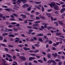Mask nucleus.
Here are the masks:
<instances>
[{
    "label": "nucleus",
    "mask_w": 65,
    "mask_h": 65,
    "mask_svg": "<svg viewBox=\"0 0 65 65\" xmlns=\"http://www.w3.org/2000/svg\"><path fill=\"white\" fill-rule=\"evenodd\" d=\"M52 62V63H54L52 64V65H56V62L55 61H54V60H49L48 61H47V63H51V62Z\"/></svg>",
    "instance_id": "nucleus-1"
},
{
    "label": "nucleus",
    "mask_w": 65,
    "mask_h": 65,
    "mask_svg": "<svg viewBox=\"0 0 65 65\" xmlns=\"http://www.w3.org/2000/svg\"><path fill=\"white\" fill-rule=\"evenodd\" d=\"M49 5L52 8H53V6L55 7L56 4H55V3H52V4H49Z\"/></svg>",
    "instance_id": "nucleus-2"
},
{
    "label": "nucleus",
    "mask_w": 65,
    "mask_h": 65,
    "mask_svg": "<svg viewBox=\"0 0 65 65\" xmlns=\"http://www.w3.org/2000/svg\"><path fill=\"white\" fill-rule=\"evenodd\" d=\"M13 30L11 29H6L5 30H4V31L5 32H9V31H12Z\"/></svg>",
    "instance_id": "nucleus-3"
},
{
    "label": "nucleus",
    "mask_w": 65,
    "mask_h": 65,
    "mask_svg": "<svg viewBox=\"0 0 65 65\" xmlns=\"http://www.w3.org/2000/svg\"><path fill=\"white\" fill-rule=\"evenodd\" d=\"M22 7L23 8H26V7H29V5L27 4H25L23 5L22 6Z\"/></svg>",
    "instance_id": "nucleus-4"
},
{
    "label": "nucleus",
    "mask_w": 65,
    "mask_h": 65,
    "mask_svg": "<svg viewBox=\"0 0 65 65\" xmlns=\"http://www.w3.org/2000/svg\"><path fill=\"white\" fill-rule=\"evenodd\" d=\"M20 16L21 17H22L23 19H25V18H27V16L25 15H23V14H21Z\"/></svg>",
    "instance_id": "nucleus-5"
},
{
    "label": "nucleus",
    "mask_w": 65,
    "mask_h": 65,
    "mask_svg": "<svg viewBox=\"0 0 65 65\" xmlns=\"http://www.w3.org/2000/svg\"><path fill=\"white\" fill-rule=\"evenodd\" d=\"M52 55L53 56H54L55 58H56L58 56V54L57 53H55V54H54L53 53Z\"/></svg>",
    "instance_id": "nucleus-6"
},
{
    "label": "nucleus",
    "mask_w": 65,
    "mask_h": 65,
    "mask_svg": "<svg viewBox=\"0 0 65 65\" xmlns=\"http://www.w3.org/2000/svg\"><path fill=\"white\" fill-rule=\"evenodd\" d=\"M35 59V57H30L29 58V61H31L32 60H33V59Z\"/></svg>",
    "instance_id": "nucleus-7"
},
{
    "label": "nucleus",
    "mask_w": 65,
    "mask_h": 65,
    "mask_svg": "<svg viewBox=\"0 0 65 65\" xmlns=\"http://www.w3.org/2000/svg\"><path fill=\"white\" fill-rule=\"evenodd\" d=\"M54 8L55 10H58V6L57 5H56L54 7Z\"/></svg>",
    "instance_id": "nucleus-8"
},
{
    "label": "nucleus",
    "mask_w": 65,
    "mask_h": 65,
    "mask_svg": "<svg viewBox=\"0 0 65 65\" xmlns=\"http://www.w3.org/2000/svg\"><path fill=\"white\" fill-rule=\"evenodd\" d=\"M41 28H39V30L40 31H42L43 30V29H44V27L43 26H41Z\"/></svg>",
    "instance_id": "nucleus-9"
},
{
    "label": "nucleus",
    "mask_w": 65,
    "mask_h": 65,
    "mask_svg": "<svg viewBox=\"0 0 65 65\" xmlns=\"http://www.w3.org/2000/svg\"><path fill=\"white\" fill-rule=\"evenodd\" d=\"M5 10H6V11H12V9L10 8L8 9H5Z\"/></svg>",
    "instance_id": "nucleus-10"
},
{
    "label": "nucleus",
    "mask_w": 65,
    "mask_h": 65,
    "mask_svg": "<svg viewBox=\"0 0 65 65\" xmlns=\"http://www.w3.org/2000/svg\"><path fill=\"white\" fill-rule=\"evenodd\" d=\"M23 49L24 50H25V51H27V50H31V49L29 48H27L26 47H24L23 48Z\"/></svg>",
    "instance_id": "nucleus-11"
},
{
    "label": "nucleus",
    "mask_w": 65,
    "mask_h": 65,
    "mask_svg": "<svg viewBox=\"0 0 65 65\" xmlns=\"http://www.w3.org/2000/svg\"><path fill=\"white\" fill-rule=\"evenodd\" d=\"M64 10H65V9L63 8L60 10V12H61V13H63L64 11Z\"/></svg>",
    "instance_id": "nucleus-12"
},
{
    "label": "nucleus",
    "mask_w": 65,
    "mask_h": 65,
    "mask_svg": "<svg viewBox=\"0 0 65 65\" xmlns=\"http://www.w3.org/2000/svg\"><path fill=\"white\" fill-rule=\"evenodd\" d=\"M56 35L57 36H60L62 35V34L60 32H57L56 33Z\"/></svg>",
    "instance_id": "nucleus-13"
},
{
    "label": "nucleus",
    "mask_w": 65,
    "mask_h": 65,
    "mask_svg": "<svg viewBox=\"0 0 65 65\" xmlns=\"http://www.w3.org/2000/svg\"><path fill=\"white\" fill-rule=\"evenodd\" d=\"M37 36H43V34H42L40 33L37 35Z\"/></svg>",
    "instance_id": "nucleus-14"
},
{
    "label": "nucleus",
    "mask_w": 65,
    "mask_h": 65,
    "mask_svg": "<svg viewBox=\"0 0 65 65\" xmlns=\"http://www.w3.org/2000/svg\"><path fill=\"white\" fill-rule=\"evenodd\" d=\"M43 25H44V28H46L47 27V24L44 23L43 24Z\"/></svg>",
    "instance_id": "nucleus-15"
},
{
    "label": "nucleus",
    "mask_w": 65,
    "mask_h": 65,
    "mask_svg": "<svg viewBox=\"0 0 65 65\" xmlns=\"http://www.w3.org/2000/svg\"><path fill=\"white\" fill-rule=\"evenodd\" d=\"M47 55L48 56V58H51V54H50L48 53Z\"/></svg>",
    "instance_id": "nucleus-16"
},
{
    "label": "nucleus",
    "mask_w": 65,
    "mask_h": 65,
    "mask_svg": "<svg viewBox=\"0 0 65 65\" xmlns=\"http://www.w3.org/2000/svg\"><path fill=\"white\" fill-rule=\"evenodd\" d=\"M34 46L36 47H39L40 46V45L38 44H35L34 45Z\"/></svg>",
    "instance_id": "nucleus-17"
},
{
    "label": "nucleus",
    "mask_w": 65,
    "mask_h": 65,
    "mask_svg": "<svg viewBox=\"0 0 65 65\" xmlns=\"http://www.w3.org/2000/svg\"><path fill=\"white\" fill-rule=\"evenodd\" d=\"M20 58L22 60H24V61L26 60V59H25V58L24 57H21Z\"/></svg>",
    "instance_id": "nucleus-18"
},
{
    "label": "nucleus",
    "mask_w": 65,
    "mask_h": 65,
    "mask_svg": "<svg viewBox=\"0 0 65 65\" xmlns=\"http://www.w3.org/2000/svg\"><path fill=\"white\" fill-rule=\"evenodd\" d=\"M21 2V0H18L17 1V3L18 4H20Z\"/></svg>",
    "instance_id": "nucleus-19"
},
{
    "label": "nucleus",
    "mask_w": 65,
    "mask_h": 65,
    "mask_svg": "<svg viewBox=\"0 0 65 65\" xmlns=\"http://www.w3.org/2000/svg\"><path fill=\"white\" fill-rule=\"evenodd\" d=\"M58 22L59 24H60V25H63V23L62 22L60 21H59Z\"/></svg>",
    "instance_id": "nucleus-20"
},
{
    "label": "nucleus",
    "mask_w": 65,
    "mask_h": 65,
    "mask_svg": "<svg viewBox=\"0 0 65 65\" xmlns=\"http://www.w3.org/2000/svg\"><path fill=\"white\" fill-rule=\"evenodd\" d=\"M46 15H47V16L48 17H51V14H50V13H47L46 14Z\"/></svg>",
    "instance_id": "nucleus-21"
},
{
    "label": "nucleus",
    "mask_w": 65,
    "mask_h": 65,
    "mask_svg": "<svg viewBox=\"0 0 65 65\" xmlns=\"http://www.w3.org/2000/svg\"><path fill=\"white\" fill-rule=\"evenodd\" d=\"M3 39V37L2 36H0V40L2 41Z\"/></svg>",
    "instance_id": "nucleus-22"
},
{
    "label": "nucleus",
    "mask_w": 65,
    "mask_h": 65,
    "mask_svg": "<svg viewBox=\"0 0 65 65\" xmlns=\"http://www.w3.org/2000/svg\"><path fill=\"white\" fill-rule=\"evenodd\" d=\"M19 47H23L24 46V45L23 44H20L18 45Z\"/></svg>",
    "instance_id": "nucleus-23"
},
{
    "label": "nucleus",
    "mask_w": 65,
    "mask_h": 65,
    "mask_svg": "<svg viewBox=\"0 0 65 65\" xmlns=\"http://www.w3.org/2000/svg\"><path fill=\"white\" fill-rule=\"evenodd\" d=\"M6 55H7L8 57H9V58H12V56H10V55L8 54H6Z\"/></svg>",
    "instance_id": "nucleus-24"
},
{
    "label": "nucleus",
    "mask_w": 65,
    "mask_h": 65,
    "mask_svg": "<svg viewBox=\"0 0 65 65\" xmlns=\"http://www.w3.org/2000/svg\"><path fill=\"white\" fill-rule=\"evenodd\" d=\"M38 62H40V63H42L43 62L42 60H38Z\"/></svg>",
    "instance_id": "nucleus-25"
},
{
    "label": "nucleus",
    "mask_w": 65,
    "mask_h": 65,
    "mask_svg": "<svg viewBox=\"0 0 65 65\" xmlns=\"http://www.w3.org/2000/svg\"><path fill=\"white\" fill-rule=\"evenodd\" d=\"M31 8L30 7H29L27 8V10L28 11H30L31 10Z\"/></svg>",
    "instance_id": "nucleus-26"
},
{
    "label": "nucleus",
    "mask_w": 65,
    "mask_h": 65,
    "mask_svg": "<svg viewBox=\"0 0 65 65\" xmlns=\"http://www.w3.org/2000/svg\"><path fill=\"white\" fill-rule=\"evenodd\" d=\"M8 46L10 47H14V46H13V45H11L9 44L8 45Z\"/></svg>",
    "instance_id": "nucleus-27"
},
{
    "label": "nucleus",
    "mask_w": 65,
    "mask_h": 65,
    "mask_svg": "<svg viewBox=\"0 0 65 65\" xmlns=\"http://www.w3.org/2000/svg\"><path fill=\"white\" fill-rule=\"evenodd\" d=\"M51 28H52V26H49L47 28V29H48V30H49L50 29H51Z\"/></svg>",
    "instance_id": "nucleus-28"
},
{
    "label": "nucleus",
    "mask_w": 65,
    "mask_h": 65,
    "mask_svg": "<svg viewBox=\"0 0 65 65\" xmlns=\"http://www.w3.org/2000/svg\"><path fill=\"white\" fill-rule=\"evenodd\" d=\"M9 36L12 37H14V35H13L12 34L9 35Z\"/></svg>",
    "instance_id": "nucleus-29"
},
{
    "label": "nucleus",
    "mask_w": 65,
    "mask_h": 65,
    "mask_svg": "<svg viewBox=\"0 0 65 65\" xmlns=\"http://www.w3.org/2000/svg\"><path fill=\"white\" fill-rule=\"evenodd\" d=\"M12 14H13L15 17H17L18 16V15L16 14L13 13Z\"/></svg>",
    "instance_id": "nucleus-30"
},
{
    "label": "nucleus",
    "mask_w": 65,
    "mask_h": 65,
    "mask_svg": "<svg viewBox=\"0 0 65 65\" xmlns=\"http://www.w3.org/2000/svg\"><path fill=\"white\" fill-rule=\"evenodd\" d=\"M5 51L7 52H8V49L7 48H5Z\"/></svg>",
    "instance_id": "nucleus-31"
},
{
    "label": "nucleus",
    "mask_w": 65,
    "mask_h": 65,
    "mask_svg": "<svg viewBox=\"0 0 65 65\" xmlns=\"http://www.w3.org/2000/svg\"><path fill=\"white\" fill-rule=\"evenodd\" d=\"M55 61L56 62H59L60 61V60L58 59H56L55 60Z\"/></svg>",
    "instance_id": "nucleus-32"
},
{
    "label": "nucleus",
    "mask_w": 65,
    "mask_h": 65,
    "mask_svg": "<svg viewBox=\"0 0 65 65\" xmlns=\"http://www.w3.org/2000/svg\"><path fill=\"white\" fill-rule=\"evenodd\" d=\"M36 20H39L40 19V18L39 17H36Z\"/></svg>",
    "instance_id": "nucleus-33"
},
{
    "label": "nucleus",
    "mask_w": 65,
    "mask_h": 65,
    "mask_svg": "<svg viewBox=\"0 0 65 65\" xmlns=\"http://www.w3.org/2000/svg\"><path fill=\"white\" fill-rule=\"evenodd\" d=\"M39 40L40 41H41V42L43 41V40H42V38H39Z\"/></svg>",
    "instance_id": "nucleus-34"
},
{
    "label": "nucleus",
    "mask_w": 65,
    "mask_h": 65,
    "mask_svg": "<svg viewBox=\"0 0 65 65\" xmlns=\"http://www.w3.org/2000/svg\"><path fill=\"white\" fill-rule=\"evenodd\" d=\"M24 13H25V14H26L27 15H30V13H29L28 12H24Z\"/></svg>",
    "instance_id": "nucleus-35"
},
{
    "label": "nucleus",
    "mask_w": 65,
    "mask_h": 65,
    "mask_svg": "<svg viewBox=\"0 0 65 65\" xmlns=\"http://www.w3.org/2000/svg\"><path fill=\"white\" fill-rule=\"evenodd\" d=\"M1 45H2V46H5V47H7V46H6L4 44H1Z\"/></svg>",
    "instance_id": "nucleus-36"
},
{
    "label": "nucleus",
    "mask_w": 65,
    "mask_h": 65,
    "mask_svg": "<svg viewBox=\"0 0 65 65\" xmlns=\"http://www.w3.org/2000/svg\"><path fill=\"white\" fill-rule=\"evenodd\" d=\"M10 21H15L14 18H13V19L11 18L10 19Z\"/></svg>",
    "instance_id": "nucleus-37"
},
{
    "label": "nucleus",
    "mask_w": 65,
    "mask_h": 65,
    "mask_svg": "<svg viewBox=\"0 0 65 65\" xmlns=\"http://www.w3.org/2000/svg\"><path fill=\"white\" fill-rule=\"evenodd\" d=\"M44 10V7H43V6L42 7V11H43Z\"/></svg>",
    "instance_id": "nucleus-38"
},
{
    "label": "nucleus",
    "mask_w": 65,
    "mask_h": 65,
    "mask_svg": "<svg viewBox=\"0 0 65 65\" xmlns=\"http://www.w3.org/2000/svg\"><path fill=\"white\" fill-rule=\"evenodd\" d=\"M41 2H35V4H40L41 3Z\"/></svg>",
    "instance_id": "nucleus-39"
},
{
    "label": "nucleus",
    "mask_w": 65,
    "mask_h": 65,
    "mask_svg": "<svg viewBox=\"0 0 65 65\" xmlns=\"http://www.w3.org/2000/svg\"><path fill=\"white\" fill-rule=\"evenodd\" d=\"M48 41H49V40H46L45 41L44 43H47L48 42Z\"/></svg>",
    "instance_id": "nucleus-40"
},
{
    "label": "nucleus",
    "mask_w": 65,
    "mask_h": 65,
    "mask_svg": "<svg viewBox=\"0 0 65 65\" xmlns=\"http://www.w3.org/2000/svg\"><path fill=\"white\" fill-rule=\"evenodd\" d=\"M9 40H10V41H13V39L12 38H9Z\"/></svg>",
    "instance_id": "nucleus-41"
},
{
    "label": "nucleus",
    "mask_w": 65,
    "mask_h": 65,
    "mask_svg": "<svg viewBox=\"0 0 65 65\" xmlns=\"http://www.w3.org/2000/svg\"><path fill=\"white\" fill-rule=\"evenodd\" d=\"M41 22L40 21H38L35 22V23H40Z\"/></svg>",
    "instance_id": "nucleus-42"
},
{
    "label": "nucleus",
    "mask_w": 65,
    "mask_h": 65,
    "mask_svg": "<svg viewBox=\"0 0 65 65\" xmlns=\"http://www.w3.org/2000/svg\"><path fill=\"white\" fill-rule=\"evenodd\" d=\"M39 52V50H36L35 51H34V53H38Z\"/></svg>",
    "instance_id": "nucleus-43"
},
{
    "label": "nucleus",
    "mask_w": 65,
    "mask_h": 65,
    "mask_svg": "<svg viewBox=\"0 0 65 65\" xmlns=\"http://www.w3.org/2000/svg\"><path fill=\"white\" fill-rule=\"evenodd\" d=\"M44 38H46V39H48L47 38V36L45 35H44Z\"/></svg>",
    "instance_id": "nucleus-44"
},
{
    "label": "nucleus",
    "mask_w": 65,
    "mask_h": 65,
    "mask_svg": "<svg viewBox=\"0 0 65 65\" xmlns=\"http://www.w3.org/2000/svg\"><path fill=\"white\" fill-rule=\"evenodd\" d=\"M3 14H2L1 13H0V17L1 18H2V17H3Z\"/></svg>",
    "instance_id": "nucleus-45"
},
{
    "label": "nucleus",
    "mask_w": 65,
    "mask_h": 65,
    "mask_svg": "<svg viewBox=\"0 0 65 65\" xmlns=\"http://www.w3.org/2000/svg\"><path fill=\"white\" fill-rule=\"evenodd\" d=\"M27 21H28V20H26L24 21V23L25 24H27L28 22H27Z\"/></svg>",
    "instance_id": "nucleus-46"
},
{
    "label": "nucleus",
    "mask_w": 65,
    "mask_h": 65,
    "mask_svg": "<svg viewBox=\"0 0 65 65\" xmlns=\"http://www.w3.org/2000/svg\"><path fill=\"white\" fill-rule=\"evenodd\" d=\"M62 62H61V61H60L59 63H58V65H61L62 64Z\"/></svg>",
    "instance_id": "nucleus-47"
},
{
    "label": "nucleus",
    "mask_w": 65,
    "mask_h": 65,
    "mask_svg": "<svg viewBox=\"0 0 65 65\" xmlns=\"http://www.w3.org/2000/svg\"><path fill=\"white\" fill-rule=\"evenodd\" d=\"M16 39H17V40H18V41H19V40H20V38H19L18 37H16Z\"/></svg>",
    "instance_id": "nucleus-48"
},
{
    "label": "nucleus",
    "mask_w": 65,
    "mask_h": 65,
    "mask_svg": "<svg viewBox=\"0 0 65 65\" xmlns=\"http://www.w3.org/2000/svg\"><path fill=\"white\" fill-rule=\"evenodd\" d=\"M28 2V1H24L23 2V4H25V3H27Z\"/></svg>",
    "instance_id": "nucleus-49"
},
{
    "label": "nucleus",
    "mask_w": 65,
    "mask_h": 65,
    "mask_svg": "<svg viewBox=\"0 0 65 65\" xmlns=\"http://www.w3.org/2000/svg\"><path fill=\"white\" fill-rule=\"evenodd\" d=\"M33 62L35 63H38V62L36 60L33 61Z\"/></svg>",
    "instance_id": "nucleus-50"
},
{
    "label": "nucleus",
    "mask_w": 65,
    "mask_h": 65,
    "mask_svg": "<svg viewBox=\"0 0 65 65\" xmlns=\"http://www.w3.org/2000/svg\"><path fill=\"white\" fill-rule=\"evenodd\" d=\"M59 3L60 4H61L62 5L63 4H64V3L63 2H59Z\"/></svg>",
    "instance_id": "nucleus-51"
},
{
    "label": "nucleus",
    "mask_w": 65,
    "mask_h": 65,
    "mask_svg": "<svg viewBox=\"0 0 65 65\" xmlns=\"http://www.w3.org/2000/svg\"><path fill=\"white\" fill-rule=\"evenodd\" d=\"M57 53L59 55H60V54H62V52H58Z\"/></svg>",
    "instance_id": "nucleus-52"
},
{
    "label": "nucleus",
    "mask_w": 65,
    "mask_h": 65,
    "mask_svg": "<svg viewBox=\"0 0 65 65\" xmlns=\"http://www.w3.org/2000/svg\"><path fill=\"white\" fill-rule=\"evenodd\" d=\"M33 29H36V30H37L38 29V28L37 27H34L33 28Z\"/></svg>",
    "instance_id": "nucleus-53"
},
{
    "label": "nucleus",
    "mask_w": 65,
    "mask_h": 65,
    "mask_svg": "<svg viewBox=\"0 0 65 65\" xmlns=\"http://www.w3.org/2000/svg\"><path fill=\"white\" fill-rule=\"evenodd\" d=\"M14 41L15 43H17L18 42V40H14Z\"/></svg>",
    "instance_id": "nucleus-54"
},
{
    "label": "nucleus",
    "mask_w": 65,
    "mask_h": 65,
    "mask_svg": "<svg viewBox=\"0 0 65 65\" xmlns=\"http://www.w3.org/2000/svg\"><path fill=\"white\" fill-rule=\"evenodd\" d=\"M10 17L11 18H14V17L13 15H11Z\"/></svg>",
    "instance_id": "nucleus-55"
},
{
    "label": "nucleus",
    "mask_w": 65,
    "mask_h": 65,
    "mask_svg": "<svg viewBox=\"0 0 65 65\" xmlns=\"http://www.w3.org/2000/svg\"><path fill=\"white\" fill-rule=\"evenodd\" d=\"M13 29L14 30V31H18V29H17L13 28Z\"/></svg>",
    "instance_id": "nucleus-56"
},
{
    "label": "nucleus",
    "mask_w": 65,
    "mask_h": 65,
    "mask_svg": "<svg viewBox=\"0 0 65 65\" xmlns=\"http://www.w3.org/2000/svg\"><path fill=\"white\" fill-rule=\"evenodd\" d=\"M9 62H11L12 61V59H10V58H9Z\"/></svg>",
    "instance_id": "nucleus-57"
},
{
    "label": "nucleus",
    "mask_w": 65,
    "mask_h": 65,
    "mask_svg": "<svg viewBox=\"0 0 65 65\" xmlns=\"http://www.w3.org/2000/svg\"><path fill=\"white\" fill-rule=\"evenodd\" d=\"M18 20L19 21H23V19L21 18H18Z\"/></svg>",
    "instance_id": "nucleus-58"
},
{
    "label": "nucleus",
    "mask_w": 65,
    "mask_h": 65,
    "mask_svg": "<svg viewBox=\"0 0 65 65\" xmlns=\"http://www.w3.org/2000/svg\"><path fill=\"white\" fill-rule=\"evenodd\" d=\"M16 27H19V26H20V24H19V23L17 24L16 25Z\"/></svg>",
    "instance_id": "nucleus-59"
},
{
    "label": "nucleus",
    "mask_w": 65,
    "mask_h": 65,
    "mask_svg": "<svg viewBox=\"0 0 65 65\" xmlns=\"http://www.w3.org/2000/svg\"><path fill=\"white\" fill-rule=\"evenodd\" d=\"M13 27V26L12 25L8 26V27L9 28H11V27Z\"/></svg>",
    "instance_id": "nucleus-60"
},
{
    "label": "nucleus",
    "mask_w": 65,
    "mask_h": 65,
    "mask_svg": "<svg viewBox=\"0 0 65 65\" xmlns=\"http://www.w3.org/2000/svg\"><path fill=\"white\" fill-rule=\"evenodd\" d=\"M33 39L34 40H36L37 39V38L36 37H34Z\"/></svg>",
    "instance_id": "nucleus-61"
},
{
    "label": "nucleus",
    "mask_w": 65,
    "mask_h": 65,
    "mask_svg": "<svg viewBox=\"0 0 65 65\" xmlns=\"http://www.w3.org/2000/svg\"><path fill=\"white\" fill-rule=\"evenodd\" d=\"M52 41H50L49 42V44H52Z\"/></svg>",
    "instance_id": "nucleus-62"
},
{
    "label": "nucleus",
    "mask_w": 65,
    "mask_h": 65,
    "mask_svg": "<svg viewBox=\"0 0 65 65\" xmlns=\"http://www.w3.org/2000/svg\"><path fill=\"white\" fill-rule=\"evenodd\" d=\"M52 48L53 50H56V49L55 47H52Z\"/></svg>",
    "instance_id": "nucleus-63"
},
{
    "label": "nucleus",
    "mask_w": 65,
    "mask_h": 65,
    "mask_svg": "<svg viewBox=\"0 0 65 65\" xmlns=\"http://www.w3.org/2000/svg\"><path fill=\"white\" fill-rule=\"evenodd\" d=\"M25 65H28V62H26L25 63Z\"/></svg>",
    "instance_id": "nucleus-64"
}]
</instances>
